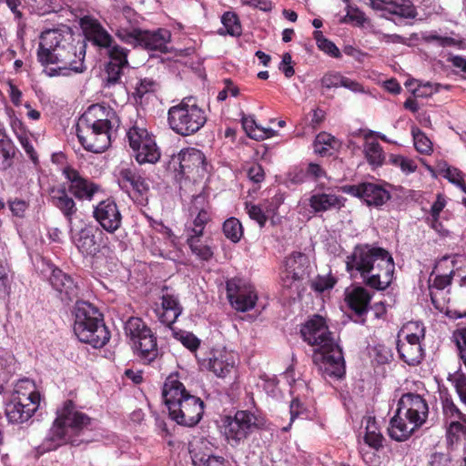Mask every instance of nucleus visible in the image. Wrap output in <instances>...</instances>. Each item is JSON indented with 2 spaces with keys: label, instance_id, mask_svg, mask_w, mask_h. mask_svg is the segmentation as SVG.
Listing matches in <instances>:
<instances>
[{
  "label": "nucleus",
  "instance_id": "obj_1",
  "mask_svg": "<svg viewBox=\"0 0 466 466\" xmlns=\"http://www.w3.org/2000/svg\"><path fill=\"white\" fill-rule=\"evenodd\" d=\"M346 272L350 278L360 276L364 285L385 290L390 285L394 262L389 250L370 244H357L346 257Z\"/></svg>",
  "mask_w": 466,
  "mask_h": 466
},
{
  "label": "nucleus",
  "instance_id": "obj_2",
  "mask_svg": "<svg viewBox=\"0 0 466 466\" xmlns=\"http://www.w3.org/2000/svg\"><path fill=\"white\" fill-rule=\"evenodd\" d=\"M300 334L308 345L317 347L313 362L319 366L324 378L341 379L346 372L341 349L334 341L327 319L315 314L300 328Z\"/></svg>",
  "mask_w": 466,
  "mask_h": 466
},
{
  "label": "nucleus",
  "instance_id": "obj_3",
  "mask_svg": "<svg viewBox=\"0 0 466 466\" xmlns=\"http://www.w3.org/2000/svg\"><path fill=\"white\" fill-rule=\"evenodd\" d=\"M86 43L76 41L69 33L60 29H46L40 35L37 60L41 66L63 65L74 73L86 70L85 56Z\"/></svg>",
  "mask_w": 466,
  "mask_h": 466
},
{
  "label": "nucleus",
  "instance_id": "obj_4",
  "mask_svg": "<svg viewBox=\"0 0 466 466\" xmlns=\"http://www.w3.org/2000/svg\"><path fill=\"white\" fill-rule=\"evenodd\" d=\"M56 415L55 421L44 441L47 450H56L66 443L79 445L90 441L86 435L94 430L95 420L79 410L74 400H65L56 410Z\"/></svg>",
  "mask_w": 466,
  "mask_h": 466
},
{
  "label": "nucleus",
  "instance_id": "obj_5",
  "mask_svg": "<svg viewBox=\"0 0 466 466\" xmlns=\"http://www.w3.org/2000/svg\"><path fill=\"white\" fill-rule=\"evenodd\" d=\"M62 173L66 181L52 187L49 189V197L51 203L62 213L66 221L72 223L73 218L78 212L76 200L92 202L98 193L104 190L101 185L82 176L72 167H66Z\"/></svg>",
  "mask_w": 466,
  "mask_h": 466
},
{
  "label": "nucleus",
  "instance_id": "obj_6",
  "mask_svg": "<svg viewBox=\"0 0 466 466\" xmlns=\"http://www.w3.org/2000/svg\"><path fill=\"white\" fill-rule=\"evenodd\" d=\"M162 397L169 418L178 425L194 427L202 420L205 410L204 400L191 394L177 374L167 377L162 387Z\"/></svg>",
  "mask_w": 466,
  "mask_h": 466
},
{
  "label": "nucleus",
  "instance_id": "obj_7",
  "mask_svg": "<svg viewBox=\"0 0 466 466\" xmlns=\"http://www.w3.org/2000/svg\"><path fill=\"white\" fill-rule=\"evenodd\" d=\"M167 122L180 137L194 136L208 122V115L192 96L184 97L167 110Z\"/></svg>",
  "mask_w": 466,
  "mask_h": 466
},
{
  "label": "nucleus",
  "instance_id": "obj_8",
  "mask_svg": "<svg viewBox=\"0 0 466 466\" xmlns=\"http://www.w3.org/2000/svg\"><path fill=\"white\" fill-rule=\"evenodd\" d=\"M125 333L133 342L139 360L150 364L158 356L157 337L147 323L140 318L131 317L124 325Z\"/></svg>",
  "mask_w": 466,
  "mask_h": 466
},
{
  "label": "nucleus",
  "instance_id": "obj_9",
  "mask_svg": "<svg viewBox=\"0 0 466 466\" xmlns=\"http://www.w3.org/2000/svg\"><path fill=\"white\" fill-rule=\"evenodd\" d=\"M224 435L232 446L248 439L255 430L265 429V417H259L250 410H237L233 417H227Z\"/></svg>",
  "mask_w": 466,
  "mask_h": 466
},
{
  "label": "nucleus",
  "instance_id": "obj_10",
  "mask_svg": "<svg viewBox=\"0 0 466 466\" xmlns=\"http://www.w3.org/2000/svg\"><path fill=\"white\" fill-rule=\"evenodd\" d=\"M127 138L139 165L156 163L160 159V149L157 146L154 137L142 125L136 123L129 127Z\"/></svg>",
  "mask_w": 466,
  "mask_h": 466
},
{
  "label": "nucleus",
  "instance_id": "obj_11",
  "mask_svg": "<svg viewBox=\"0 0 466 466\" xmlns=\"http://www.w3.org/2000/svg\"><path fill=\"white\" fill-rule=\"evenodd\" d=\"M49 267L51 272L47 281L56 292V298L66 304L76 300L81 291L76 279L60 269L56 264H51Z\"/></svg>",
  "mask_w": 466,
  "mask_h": 466
},
{
  "label": "nucleus",
  "instance_id": "obj_12",
  "mask_svg": "<svg viewBox=\"0 0 466 466\" xmlns=\"http://www.w3.org/2000/svg\"><path fill=\"white\" fill-rule=\"evenodd\" d=\"M210 164L200 149L186 147L178 153V173L186 178L196 181L208 173Z\"/></svg>",
  "mask_w": 466,
  "mask_h": 466
},
{
  "label": "nucleus",
  "instance_id": "obj_13",
  "mask_svg": "<svg viewBox=\"0 0 466 466\" xmlns=\"http://www.w3.org/2000/svg\"><path fill=\"white\" fill-rule=\"evenodd\" d=\"M227 297L230 305L238 311L251 309L258 300L253 286L238 278L228 279L226 282Z\"/></svg>",
  "mask_w": 466,
  "mask_h": 466
},
{
  "label": "nucleus",
  "instance_id": "obj_14",
  "mask_svg": "<svg viewBox=\"0 0 466 466\" xmlns=\"http://www.w3.org/2000/svg\"><path fill=\"white\" fill-rule=\"evenodd\" d=\"M341 190L350 196L360 198L367 206L377 208L390 200V193L384 186L372 182H361L357 185H346Z\"/></svg>",
  "mask_w": 466,
  "mask_h": 466
},
{
  "label": "nucleus",
  "instance_id": "obj_15",
  "mask_svg": "<svg viewBox=\"0 0 466 466\" xmlns=\"http://www.w3.org/2000/svg\"><path fill=\"white\" fill-rule=\"evenodd\" d=\"M399 412H402L405 420L415 427L420 428L429 418L430 408L427 400L418 394L408 392L401 395L398 401Z\"/></svg>",
  "mask_w": 466,
  "mask_h": 466
},
{
  "label": "nucleus",
  "instance_id": "obj_16",
  "mask_svg": "<svg viewBox=\"0 0 466 466\" xmlns=\"http://www.w3.org/2000/svg\"><path fill=\"white\" fill-rule=\"evenodd\" d=\"M92 216L97 225L108 233H115L122 227L123 215L113 198H107L94 205Z\"/></svg>",
  "mask_w": 466,
  "mask_h": 466
},
{
  "label": "nucleus",
  "instance_id": "obj_17",
  "mask_svg": "<svg viewBox=\"0 0 466 466\" xmlns=\"http://www.w3.org/2000/svg\"><path fill=\"white\" fill-rule=\"evenodd\" d=\"M327 189L328 191H326L325 184H318L308 198V205L315 215L331 210L339 211L345 207L347 201L345 198L335 195L330 187H327Z\"/></svg>",
  "mask_w": 466,
  "mask_h": 466
},
{
  "label": "nucleus",
  "instance_id": "obj_18",
  "mask_svg": "<svg viewBox=\"0 0 466 466\" xmlns=\"http://www.w3.org/2000/svg\"><path fill=\"white\" fill-rule=\"evenodd\" d=\"M238 359L234 351L226 349L211 350L208 359L199 363L218 378L225 379L236 371Z\"/></svg>",
  "mask_w": 466,
  "mask_h": 466
},
{
  "label": "nucleus",
  "instance_id": "obj_19",
  "mask_svg": "<svg viewBox=\"0 0 466 466\" xmlns=\"http://www.w3.org/2000/svg\"><path fill=\"white\" fill-rule=\"evenodd\" d=\"M41 400L37 391H32L25 397V403L21 399L7 404L5 414L11 423H24L36 411Z\"/></svg>",
  "mask_w": 466,
  "mask_h": 466
},
{
  "label": "nucleus",
  "instance_id": "obj_20",
  "mask_svg": "<svg viewBox=\"0 0 466 466\" xmlns=\"http://www.w3.org/2000/svg\"><path fill=\"white\" fill-rule=\"evenodd\" d=\"M103 235L97 228L85 227L73 237V243L83 257L95 258L101 249Z\"/></svg>",
  "mask_w": 466,
  "mask_h": 466
},
{
  "label": "nucleus",
  "instance_id": "obj_21",
  "mask_svg": "<svg viewBox=\"0 0 466 466\" xmlns=\"http://www.w3.org/2000/svg\"><path fill=\"white\" fill-rule=\"evenodd\" d=\"M189 213L193 217V221L186 225L185 233L203 235L207 224L211 219L206 198L201 195L194 197Z\"/></svg>",
  "mask_w": 466,
  "mask_h": 466
},
{
  "label": "nucleus",
  "instance_id": "obj_22",
  "mask_svg": "<svg viewBox=\"0 0 466 466\" xmlns=\"http://www.w3.org/2000/svg\"><path fill=\"white\" fill-rule=\"evenodd\" d=\"M85 41H89L100 49L109 48L114 42L113 37L95 18L84 16L80 20Z\"/></svg>",
  "mask_w": 466,
  "mask_h": 466
},
{
  "label": "nucleus",
  "instance_id": "obj_23",
  "mask_svg": "<svg viewBox=\"0 0 466 466\" xmlns=\"http://www.w3.org/2000/svg\"><path fill=\"white\" fill-rule=\"evenodd\" d=\"M372 294L361 286L353 287L345 294L346 305L353 311L360 320H355L360 324L366 323V315L369 311Z\"/></svg>",
  "mask_w": 466,
  "mask_h": 466
},
{
  "label": "nucleus",
  "instance_id": "obj_24",
  "mask_svg": "<svg viewBox=\"0 0 466 466\" xmlns=\"http://www.w3.org/2000/svg\"><path fill=\"white\" fill-rule=\"evenodd\" d=\"M307 256L304 253H293L285 261V271L281 274L282 286L292 288L294 281L302 280L308 276Z\"/></svg>",
  "mask_w": 466,
  "mask_h": 466
},
{
  "label": "nucleus",
  "instance_id": "obj_25",
  "mask_svg": "<svg viewBox=\"0 0 466 466\" xmlns=\"http://www.w3.org/2000/svg\"><path fill=\"white\" fill-rule=\"evenodd\" d=\"M74 330H78L82 337H86L85 325L104 323L103 315L91 303L76 300L74 308Z\"/></svg>",
  "mask_w": 466,
  "mask_h": 466
},
{
  "label": "nucleus",
  "instance_id": "obj_26",
  "mask_svg": "<svg viewBox=\"0 0 466 466\" xmlns=\"http://www.w3.org/2000/svg\"><path fill=\"white\" fill-rule=\"evenodd\" d=\"M119 181L122 187H131L134 192L133 198L139 203L147 200L149 185L146 178L132 168H123L119 172Z\"/></svg>",
  "mask_w": 466,
  "mask_h": 466
},
{
  "label": "nucleus",
  "instance_id": "obj_27",
  "mask_svg": "<svg viewBox=\"0 0 466 466\" xmlns=\"http://www.w3.org/2000/svg\"><path fill=\"white\" fill-rule=\"evenodd\" d=\"M79 121L114 127L115 123L118 122V117L110 106H102V104H93L80 116Z\"/></svg>",
  "mask_w": 466,
  "mask_h": 466
},
{
  "label": "nucleus",
  "instance_id": "obj_28",
  "mask_svg": "<svg viewBox=\"0 0 466 466\" xmlns=\"http://www.w3.org/2000/svg\"><path fill=\"white\" fill-rule=\"evenodd\" d=\"M171 40L168 29L159 27L154 31L140 30L139 46L162 53L167 52V44Z\"/></svg>",
  "mask_w": 466,
  "mask_h": 466
},
{
  "label": "nucleus",
  "instance_id": "obj_29",
  "mask_svg": "<svg viewBox=\"0 0 466 466\" xmlns=\"http://www.w3.org/2000/svg\"><path fill=\"white\" fill-rule=\"evenodd\" d=\"M86 337H82L78 330H74L76 336L82 343H88L95 349L106 346L110 339V331L105 323L85 325Z\"/></svg>",
  "mask_w": 466,
  "mask_h": 466
},
{
  "label": "nucleus",
  "instance_id": "obj_30",
  "mask_svg": "<svg viewBox=\"0 0 466 466\" xmlns=\"http://www.w3.org/2000/svg\"><path fill=\"white\" fill-rule=\"evenodd\" d=\"M397 350L400 359L410 366H417L423 360V349L418 340H411L406 337L403 339H398Z\"/></svg>",
  "mask_w": 466,
  "mask_h": 466
},
{
  "label": "nucleus",
  "instance_id": "obj_31",
  "mask_svg": "<svg viewBox=\"0 0 466 466\" xmlns=\"http://www.w3.org/2000/svg\"><path fill=\"white\" fill-rule=\"evenodd\" d=\"M403 412H399L397 408L396 413L390 420V427H388V435L390 438L397 441H404L410 439L413 433L419 429L414 424L405 421Z\"/></svg>",
  "mask_w": 466,
  "mask_h": 466
},
{
  "label": "nucleus",
  "instance_id": "obj_32",
  "mask_svg": "<svg viewBox=\"0 0 466 466\" xmlns=\"http://www.w3.org/2000/svg\"><path fill=\"white\" fill-rule=\"evenodd\" d=\"M76 136L83 147L88 152L98 154L107 150L105 138L96 137L90 127H85L80 122L76 125Z\"/></svg>",
  "mask_w": 466,
  "mask_h": 466
},
{
  "label": "nucleus",
  "instance_id": "obj_33",
  "mask_svg": "<svg viewBox=\"0 0 466 466\" xmlns=\"http://www.w3.org/2000/svg\"><path fill=\"white\" fill-rule=\"evenodd\" d=\"M388 14L392 15L391 20L400 24L403 20H413L418 15V9L412 0H391Z\"/></svg>",
  "mask_w": 466,
  "mask_h": 466
},
{
  "label": "nucleus",
  "instance_id": "obj_34",
  "mask_svg": "<svg viewBox=\"0 0 466 466\" xmlns=\"http://www.w3.org/2000/svg\"><path fill=\"white\" fill-rule=\"evenodd\" d=\"M161 299L163 312L159 316V320L167 326H171L181 314V304L177 297L173 294L164 293Z\"/></svg>",
  "mask_w": 466,
  "mask_h": 466
},
{
  "label": "nucleus",
  "instance_id": "obj_35",
  "mask_svg": "<svg viewBox=\"0 0 466 466\" xmlns=\"http://www.w3.org/2000/svg\"><path fill=\"white\" fill-rule=\"evenodd\" d=\"M450 258H451L448 256L441 258L435 266L436 270L440 272L451 263L452 266L451 270V275L455 279H459V285L461 287L466 286V257L455 255L451 261Z\"/></svg>",
  "mask_w": 466,
  "mask_h": 466
},
{
  "label": "nucleus",
  "instance_id": "obj_36",
  "mask_svg": "<svg viewBox=\"0 0 466 466\" xmlns=\"http://www.w3.org/2000/svg\"><path fill=\"white\" fill-rule=\"evenodd\" d=\"M283 201L282 196H276L273 198L274 207H263L261 205L253 204L251 202L246 203V210L249 218L255 220L260 228H265L268 220V214L274 215L278 207Z\"/></svg>",
  "mask_w": 466,
  "mask_h": 466
},
{
  "label": "nucleus",
  "instance_id": "obj_37",
  "mask_svg": "<svg viewBox=\"0 0 466 466\" xmlns=\"http://www.w3.org/2000/svg\"><path fill=\"white\" fill-rule=\"evenodd\" d=\"M16 147L9 136L0 128V170L6 171L14 165Z\"/></svg>",
  "mask_w": 466,
  "mask_h": 466
},
{
  "label": "nucleus",
  "instance_id": "obj_38",
  "mask_svg": "<svg viewBox=\"0 0 466 466\" xmlns=\"http://www.w3.org/2000/svg\"><path fill=\"white\" fill-rule=\"evenodd\" d=\"M339 147V140L325 131L319 132L313 142L314 152L320 157H330Z\"/></svg>",
  "mask_w": 466,
  "mask_h": 466
},
{
  "label": "nucleus",
  "instance_id": "obj_39",
  "mask_svg": "<svg viewBox=\"0 0 466 466\" xmlns=\"http://www.w3.org/2000/svg\"><path fill=\"white\" fill-rule=\"evenodd\" d=\"M11 127H13V131L16 138L18 139L19 143L24 147L25 154L28 156L31 161L35 165H36V163H38V156L35 152L34 146L32 145V143L26 136V131L25 129L23 122L18 120V118H15L11 122Z\"/></svg>",
  "mask_w": 466,
  "mask_h": 466
},
{
  "label": "nucleus",
  "instance_id": "obj_40",
  "mask_svg": "<svg viewBox=\"0 0 466 466\" xmlns=\"http://www.w3.org/2000/svg\"><path fill=\"white\" fill-rule=\"evenodd\" d=\"M241 124L249 138L259 141L274 137L275 131L258 127L253 116L244 115Z\"/></svg>",
  "mask_w": 466,
  "mask_h": 466
},
{
  "label": "nucleus",
  "instance_id": "obj_41",
  "mask_svg": "<svg viewBox=\"0 0 466 466\" xmlns=\"http://www.w3.org/2000/svg\"><path fill=\"white\" fill-rule=\"evenodd\" d=\"M364 442L375 451H380L383 447L384 437L380 432L376 423L375 417H369L366 420Z\"/></svg>",
  "mask_w": 466,
  "mask_h": 466
},
{
  "label": "nucleus",
  "instance_id": "obj_42",
  "mask_svg": "<svg viewBox=\"0 0 466 466\" xmlns=\"http://www.w3.org/2000/svg\"><path fill=\"white\" fill-rule=\"evenodd\" d=\"M194 466H230L223 456L208 454L193 448L190 450Z\"/></svg>",
  "mask_w": 466,
  "mask_h": 466
},
{
  "label": "nucleus",
  "instance_id": "obj_43",
  "mask_svg": "<svg viewBox=\"0 0 466 466\" xmlns=\"http://www.w3.org/2000/svg\"><path fill=\"white\" fill-rule=\"evenodd\" d=\"M202 236L198 234H186L187 243L197 258L208 261L212 258L214 253L208 245L203 244L201 240Z\"/></svg>",
  "mask_w": 466,
  "mask_h": 466
},
{
  "label": "nucleus",
  "instance_id": "obj_44",
  "mask_svg": "<svg viewBox=\"0 0 466 466\" xmlns=\"http://www.w3.org/2000/svg\"><path fill=\"white\" fill-rule=\"evenodd\" d=\"M363 153L368 163L374 168L381 167L385 161L384 149L377 141H366L363 145Z\"/></svg>",
  "mask_w": 466,
  "mask_h": 466
},
{
  "label": "nucleus",
  "instance_id": "obj_45",
  "mask_svg": "<svg viewBox=\"0 0 466 466\" xmlns=\"http://www.w3.org/2000/svg\"><path fill=\"white\" fill-rule=\"evenodd\" d=\"M453 279H455L451 271L449 273L441 272L433 278L432 283L430 284V297H431V303L436 308H439L437 291L445 289V288L451 285Z\"/></svg>",
  "mask_w": 466,
  "mask_h": 466
},
{
  "label": "nucleus",
  "instance_id": "obj_46",
  "mask_svg": "<svg viewBox=\"0 0 466 466\" xmlns=\"http://www.w3.org/2000/svg\"><path fill=\"white\" fill-rule=\"evenodd\" d=\"M222 230L226 238L233 243H238L243 236L241 222L234 217L229 218L223 222Z\"/></svg>",
  "mask_w": 466,
  "mask_h": 466
},
{
  "label": "nucleus",
  "instance_id": "obj_47",
  "mask_svg": "<svg viewBox=\"0 0 466 466\" xmlns=\"http://www.w3.org/2000/svg\"><path fill=\"white\" fill-rule=\"evenodd\" d=\"M222 25L225 34L232 36H239L242 34V26L238 15L233 11H227L222 15Z\"/></svg>",
  "mask_w": 466,
  "mask_h": 466
},
{
  "label": "nucleus",
  "instance_id": "obj_48",
  "mask_svg": "<svg viewBox=\"0 0 466 466\" xmlns=\"http://www.w3.org/2000/svg\"><path fill=\"white\" fill-rule=\"evenodd\" d=\"M313 37L316 40L317 46L320 51L336 58L341 57V53L334 42L326 38L320 31H315L313 33Z\"/></svg>",
  "mask_w": 466,
  "mask_h": 466
},
{
  "label": "nucleus",
  "instance_id": "obj_49",
  "mask_svg": "<svg viewBox=\"0 0 466 466\" xmlns=\"http://www.w3.org/2000/svg\"><path fill=\"white\" fill-rule=\"evenodd\" d=\"M442 410L446 425L451 424V421H460L462 418H466V414L462 413L451 399L445 398L442 400Z\"/></svg>",
  "mask_w": 466,
  "mask_h": 466
},
{
  "label": "nucleus",
  "instance_id": "obj_50",
  "mask_svg": "<svg viewBox=\"0 0 466 466\" xmlns=\"http://www.w3.org/2000/svg\"><path fill=\"white\" fill-rule=\"evenodd\" d=\"M108 50L107 54L109 56V64L118 65L122 66H128L127 55L128 50L118 46L116 43H112Z\"/></svg>",
  "mask_w": 466,
  "mask_h": 466
},
{
  "label": "nucleus",
  "instance_id": "obj_51",
  "mask_svg": "<svg viewBox=\"0 0 466 466\" xmlns=\"http://www.w3.org/2000/svg\"><path fill=\"white\" fill-rule=\"evenodd\" d=\"M140 28H125L119 27L115 33L116 36L126 44H129L132 46H139L140 39Z\"/></svg>",
  "mask_w": 466,
  "mask_h": 466
},
{
  "label": "nucleus",
  "instance_id": "obj_52",
  "mask_svg": "<svg viewBox=\"0 0 466 466\" xmlns=\"http://www.w3.org/2000/svg\"><path fill=\"white\" fill-rule=\"evenodd\" d=\"M406 338L411 340L421 341L425 338V328L421 322L410 321L402 329Z\"/></svg>",
  "mask_w": 466,
  "mask_h": 466
},
{
  "label": "nucleus",
  "instance_id": "obj_53",
  "mask_svg": "<svg viewBox=\"0 0 466 466\" xmlns=\"http://www.w3.org/2000/svg\"><path fill=\"white\" fill-rule=\"evenodd\" d=\"M390 163L394 167H400L406 174L413 173L418 168L414 160L401 155H390Z\"/></svg>",
  "mask_w": 466,
  "mask_h": 466
},
{
  "label": "nucleus",
  "instance_id": "obj_54",
  "mask_svg": "<svg viewBox=\"0 0 466 466\" xmlns=\"http://www.w3.org/2000/svg\"><path fill=\"white\" fill-rule=\"evenodd\" d=\"M413 140L417 152L425 155L432 152V142L426 137L424 132L420 129L413 131Z\"/></svg>",
  "mask_w": 466,
  "mask_h": 466
},
{
  "label": "nucleus",
  "instance_id": "obj_55",
  "mask_svg": "<svg viewBox=\"0 0 466 466\" xmlns=\"http://www.w3.org/2000/svg\"><path fill=\"white\" fill-rule=\"evenodd\" d=\"M447 426V435L451 442L458 441L466 435V417L459 421H451Z\"/></svg>",
  "mask_w": 466,
  "mask_h": 466
},
{
  "label": "nucleus",
  "instance_id": "obj_56",
  "mask_svg": "<svg viewBox=\"0 0 466 466\" xmlns=\"http://www.w3.org/2000/svg\"><path fill=\"white\" fill-rule=\"evenodd\" d=\"M306 175L307 179L315 182L316 185L322 184L320 182L321 178L328 177L327 171L319 164H316V162H309L307 165Z\"/></svg>",
  "mask_w": 466,
  "mask_h": 466
},
{
  "label": "nucleus",
  "instance_id": "obj_57",
  "mask_svg": "<svg viewBox=\"0 0 466 466\" xmlns=\"http://www.w3.org/2000/svg\"><path fill=\"white\" fill-rule=\"evenodd\" d=\"M82 125L85 127H90V130L93 131L96 137H104L106 142V148L109 147L111 144V137H112V132L114 127L109 126H102L97 124H89V123H83L79 121Z\"/></svg>",
  "mask_w": 466,
  "mask_h": 466
},
{
  "label": "nucleus",
  "instance_id": "obj_58",
  "mask_svg": "<svg viewBox=\"0 0 466 466\" xmlns=\"http://www.w3.org/2000/svg\"><path fill=\"white\" fill-rule=\"evenodd\" d=\"M444 177H446L449 182L460 187L461 189L466 193L464 177L460 169L455 167H448L445 170Z\"/></svg>",
  "mask_w": 466,
  "mask_h": 466
},
{
  "label": "nucleus",
  "instance_id": "obj_59",
  "mask_svg": "<svg viewBox=\"0 0 466 466\" xmlns=\"http://www.w3.org/2000/svg\"><path fill=\"white\" fill-rule=\"evenodd\" d=\"M155 86L156 83L152 79H141L137 83L134 95L137 98L142 99L146 95L153 93Z\"/></svg>",
  "mask_w": 466,
  "mask_h": 466
},
{
  "label": "nucleus",
  "instance_id": "obj_60",
  "mask_svg": "<svg viewBox=\"0 0 466 466\" xmlns=\"http://www.w3.org/2000/svg\"><path fill=\"white\" fill-rule=\"evenodd\" d=\"M126 66L107 63L106 66L107 85H115L121 80Z\"/></svg>",
  "mask_w": 466,
  "mask_h": 466
},
{
  "label": "nucleus",
  "instance_id": "obj_61",
  "mask_svg": "<svg viewBox=\"0 0 466 466\" xmlns=\"http://www.w3.org/2000/svg\"><path fill=\"white\" fill-rule=\"evenodd\" d=\"M342 76L339 72H328L322 76L320 84L326 88L341 86Z\"/></svg>",
  "mask_w": 466,
  "mask_h": 466
},
{
  "label": "nucleus",
  "instance_id": "obj_62",
  "mask_svg": "<svg viewBox=\"0 0 466 466\" xmlns=\"http://www.w3.org/2000/svg\"><path fill=\"white\" fill-rule=\"evenodd\" d=\"M445 205V197L438 195L436 200L431 205V210H430L432 218V228H435V223L439 221L440 215L443 211Z\"/></svg>",
  "mask_w": 466,
  "mask_h": 466
},
{
  "label": "nucleus",
  "instance_id": "obj_63",
  "mask_svg": "<svg viewBox=\"0 0 466 466\" xmlns=\"http://www.w3.org/2000/svg\"><path fill=\"white\" fill-rule=\"evenodd\" d=\"M8 205L10 207V210L13 213V216L23 218L25 217V214L26 212V209L28 208V203L25 202V200L23 199H10L8 201Z\"/></svg>",
  "mask_w": 466,
  "mask_h": 466
},
{
  "label": "nucleus",
  "instance_id": "obj_64",
  "mask_svg": "<svg viewBox=\"0 0 466 466\" xmlns=\"http://www.w3.org/2000/svg\"><path fill=\"white\" fill-rule=\"evenodd\" d=\"M451 457L449 453L435 452L430 457L429 466H451Z\"/></svg>",
  "mask_w": 466,
  "mask_h": 466
}]
</instances>
